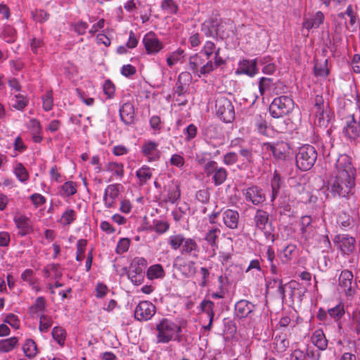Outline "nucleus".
Returning a JSON list of instances; mask_svg holds the SVG:
<instances>
[{
  "label": "nucleus",
  "instance_id": "nucleus-26",
  "mask_svg": "<svg viewBox=\"0 0 360 360\" xmlns=\"http://www.w3.org/2000/svg\"><path fill=\"white\" fill-rule=\"evenodd\" d=\"M324 20V15L321 11H318L311 18L304 19L303 27L310 30L311 29L318 28Z\"/></svg>",
  "mask_w": 360,
  "mask_h": 360
},
{
  "label": "nucleus",
  "instance_id": "nucleus-5",
  "mask_svg": "<svg viewBox=\"0 0 360 360\" xmlns=\"http://www.w3.org/2000/svg\"><path fill=\"white\" fill-rule=\"evenodd\" d=\"M188 66L193 73L198 76L208 74L218 67L213 63L212 60H207L200 53L190 57Z\"/></svg>",
  "mask_w": 360,
  "mask_h": 360
},
{
  "label": "nucleus",
  "instance_id": "nucleus-9",
  "mask_svg": "<svg viewBox=\"0 0 360 360\" xmlns=\"http://www.w3.org/2000/svg\"><path fill=\"white\" fill-rule=\"evenodd\" d=\"M262 150L266 152H271L273 156L278 160H284L286 154L290 149L286 142L278 141L276 143H263L262 145Z\"/></svg>",
  "mask_w": 360,
  "mask_h": 360
},
{
  "label": "nucleus",
  "instance_id": "nucleus-49",
  "mask_svg": "<svg viewBox=\"0 0 360 360\" xmlns=\"http://www.w3.org/2000/svg\"><path fill=\"white\" fill-rule=\"evenodd\" d=\"M53 323L52 318L50 316L41 314L39 316V329L41 333L48 332Z\"/></svg>",
  "mask_w": 360,
  "mask_h": 360
},
{
  "label": "nucleus",
  "instance_id": "nucleus-63",
  "mask_svg": "<svg viewBox=\"0 0 360 360\" xmlns=\"http://www.w3.org/2000/svg\"><path fill=\"white\" fill-rule=\"evenodd\" d=\"M130 245V240L127 238H121L116 247V252L117 254H122L127 252Z\"/></svg>",
  "mask_w": 360,
  "mask_h": 360
},
{
  "label": "nucleus",
  "instance_id": "nucleus-2",
  "mask_svg": "<svg viewBox=\"0 0 360 360\" xmlns=\"http://www.w3.org/2000/svg\"><path fill=\"white\" fill-rule=\"evenodd\" d=\"M316 160V150L309 144L300 147L295 156L296 165L302 171L309 170L314 165Z\"/></svg>",
  "mask_w": 360,
  "mask_h": 360
},
{
  "label": "nucleus",
  "instance_id": "nucleus-33",
  "mask_svg": "<svg viewBox=\"0 0 360 360\" xmlns=\"http://www.w3.org/2000/svg\"><path fill=\"white\" fill-rule=\"evenodd\" d=\"M77 192V185L75 182L69 181L64 183L60 188L59 194L61 196L70 197Z\"/></svg>",
  "mask_w": 360,
  "mask_h": 360
},
{
  "label": "nucleus",
  "instance_id": "nucleus-23",
  "mask_svg": "<svg viewBox=\"0 0 360 360\" xmlns=\"http://www.w3.org/2000/svg\"><path fill=\"white\" fill-rule=\"evenodd\" d=\"M339 248L343 254L349 255L354 250L355 239L348 236H338Z\"/></svg>",
  "mask_w": 360,
  "mask_h": 360
},
{
  "label": "nucleus",
  "instance_id": "nucleus-18",
  "mask_svg": "<svg viewBox=\"0 0 360 360\" xmlns=\"http://www.w3.org/2000/svg\"><path fill=\"white\" fill-rule=\"evenodd\" d=\"M119 184H110L105 189L103 202L108 208L114 207L115 200L119 195Z\"/></svg>",
  "mask_w": 360,
  "mask_h": 360
},
{
  "label": "nucleus",
  "instance_id": "nucleus-21",
  "mask_svg": "<svg viewBox=\"0 0 360 360\" xmlns=\"http://www.w3.org/2000/svg\"><path fill=\"white\" fill-rule=\"evenodd\" d=\"M14 221L16 227L19 230V235L24 236L29 234L32 231V222L28 217L20 215L14 218Z\"/></svg>",
  "mask_w": 360,
  "mask_h": 360
},
{
  "label": "nucleus",
  "instance_id": "nucleus-15",
  "mask_svg": "<svg viewBox=\"0 0 360 360\" xmlns=\"http://www.w3.org/2000/svg\"><path fill=\"white\" fill-rule=\"evenodd\" d=\"M222 221L225 226L230 229L238 228L240 215L238 211L227 209L221 212Z\"/></svg>",
  "mask_w": 360,
  "mask_h": 360
},
{
  "label": "nucleus",
  "instance_id": "nucleus-51",
  "mask_svg": "<svg viewBox=\"0 0 360 360\" xmlns=\"http://www.w3.org/2000/svg\"><path fill=\"white\" fill-rule=\"evenodd\" d=\"M274 85L272 78L262 77L259 82V90L261 95H264L266 91L271 90Z\"/></svg>",
  "mask_w": 360,
  "mask_h": 360
},
{
  "label": "nucleus",
  "instance_id": "nucleus-39",
  "mask_svg": "<svg viewBox=\"0 0 360 360\" xmlns=\"http://www.w3.org/2000/svg\"><path fill=\"white\" fill-rule=\"evenodd\" d=\"M281 179L280 175L277 173V172H275L273 176V178L271 181V186L272 190V195L271 201H274V200L276 198V197L278 195L279 191L281 188Z\"/></svg>",
  "mask_w": 360,
  "mask_h": 360
},
{
  "label": "nucleus",
  "instance_id": "nucleus-12",
  "mask_svg": "<svg viewBox=\"0 0 360 360\" xmlns=\"http://www.w3.org/2000/svg\"><path fill=\"white\" fill-rule=\"evenodd\" d=\"M220 48H217L214 43L211 41H207L205 42L203 49L200 52V53L205 56L207 60H212L211 56L214 54V61L217 66H220L221 65L224 63V60L219 55Z\"/></svg>",
  "mask_w": 360,
  "mask_h": 360
},
{
  "label": "nucleus",
  "instance_id": "nucleus-11",
  "mask_svg": "<svg viewBox=\"0 0 360 360\" xmlns=\"http://www.w3.org/2000/svg\"><path fill=\"white\" fill-rule=\"evenodd\" d=\"M155 314V306L149 301H141L136 306L134 316L139 321L150 320Z\"/></svg>",
  "mask_w": 360,
  "mask_h": 360
},
{
  "label": "nucleus",
  "instance_id": "nucleus-36",
  "mask_svg": "<svg viewBox=\"0 0 360 360\" xmlns=\"http://www.w3.org/2000/svg\"><path fill=\"white\" fill-rule=\"evenodd\" d=\"M220 232L221 231L219 229L212 228L205 234V240L210 245L213 250L218 247L217 240Z\"/></svg>",
  "mask_w": 360,
  "mask_h": 360
},
{
  "label": "nucleus",
  "instance_id": "nucleus-38",
  "mask_svg": "<svg viewBox=\"0 0 360 360\" xmlns=\"http://www.w3.org/2000/svg\"><path fill=\"white\" fill-rule=\"evenodd\" d=\"M105 169L115 174L119 179H122L124 176V165L122 163L110 162L107 164Z\"/></svg>",
  "mask_w": 360,
  "mask_h": 360
},
{
  "label": "nucleus",
  "instance_id": "nucleus-50",
  "mask_svg": "<svg viewBox=\"0 0 360 360\" xmlns=\"http://www.w3.org/2000/svg\"><path fill=\"white\" fill-rule=\"evenodd\" d=\"M11 105L13 108L18 110H22L27 105V101L22 95L18 94L11 98Z\"/></svg>",
  "mask_w": 360,
  "mask_h": 360
},
{
  "label": "nucleus",
  "instance_id": "nucleus-64",
  "mask_svg": "<svg viewBox=\"0 0 360 360\" xmlns=\"http://www.w3.org/2000/svg\"><path fill=\"white\" fill-rule=\"evenodd\" d=\"M337 223L343 228H347L351 225V219L349 214L341 212L338 217Z\"/></svg>",
  "mask_w": 360,
  "mask_h": 360
},
{
  "label": "nucleus",
  "instance_id": "nucleus-60",
  "mask_svg": "<svg viewBox=\"0 0 360 360\" xmlns=\"http://www.w3.org/2000/svg\"><path fill=\"white\" fill-rule=\"evenodd\" d=\"M43 108L46 111L51 110L53 106V94L51 91H48L42 96Z\"/></svg>",
  "mask_w": 360,
  "mask_h": 360
},
{
  "label": "nucleus",
  "instance_id": "nucleus-8",
  "mask_svg": "<svg viewBox=\"0 0 360 360\" xmlns=\"http://www.w3.org/2000/svg\"><path fill=\"white\" fill-rule=\"evenodd\" d=\"M245 200L254 205L259 206L266 200L264 191L257 186H252L243 190Z\"/></svg>",
  "mask_w": 360,
  "mask_h": 360
},
{
  "label": "nucleus",
  "instance_id": "nucleus-58",
  "mask_svg": "<svg viewBox=\"0 0 360 360\" xmlns=\"http://www.w3.org/2000/svg\"><path fill=\"white\" fill-rule=\"evenodd\" d=\"M154 230L159 234H162L168 231L169 224L167 221L155 219L153 220Z\"/></svg>",
  "mask_w": 360,
  "mask_h": 360
},
{
  "label": "nucleus",
  "instance_id": "nucleus-4",
  "mask_svg": "<svg viewBox=\"0 0 360 360\" xmlns=\"http://www.w3.org/2000/svg\"><path fill=\"white\" fill-rule=\"evenodd\" d=\"M293 100L288 96L275 98L269 105V112L274 118L282 117L294 108Z\"/></svg>",
  "mask_w": 360,
  "mask_h": 360
},
{
  "label": "nucleus",
  "instance_id": "nucleus-20",
  "mask_svg": "<svg viewBox=\"0 0 360 360\" xmlns=\"http://www.w3.org/2000/svg\"><path fill=\"white\" fill-rule=\"evenodd\" d=\"M134 105L129 102L124 103L120 108V119L127 125L134 122Z\"/></svg>",
  "mask_w": 360,
  "mask_h": 360
},
{
  "label": "nucleus",
  "instance_id": "nucleus-17",
  "mask_svg": "<svg viewBox=\"0 0 360 360\" xmlns=\"http://www.w3.org/2000/svg\"><path fill=\"white\" fill-rule=\"evenodd\" d=\"M353 274L349 270H344L339 276V285L343 289L347 296H352L354 289L352 287Z\"/></svg>",
  "mask_w": 360,
  "mask_h": 360
},
{
  "label": "nucleus",
  "instance_id": "nucleus-32",
  "mask_svg": "<svg viewBox=\"0 0 360 360\" xmlns=\"http://www.w3.org/2000/svg\"><path fill=\"white\" fill-rule=\"evenodd\" d=\"M136 176L139 180L140 185H143L151 179V169L149 167L143 165L136 171Z\"/></svg>",
  "mask_w": 360,
  "mask_h": 360
},
{
  "label": "nucleus",
  "instance_id": "nucleus-37",
  "mask_svg": "<svg viewBox=\"0 0 360 360\" xmlns=\"http://www.w3.org/2000/svg\"><path fill=\"white\" fill-rule=\"evenodd\" d=\"M77 219V213L72 209H67L62 214L59 222L63 226H69Z\"/></svg>",
  "mask_w": 360,
  "mask_h": 360
},
{
  "label": "nucleus",
  "instance_id": "nucleus-56",
  "mask_svg": "<svg viewBox=\"0 0 360 360\" xmlns=\"http://www.w3.org/2000/svg\"><path fill=\"white\" fill-rule=\"evenodd\" d=\"M328 312L330 317L336 320H339L345 314L344 306L342 304H339L335 307L329 309Z\"/></svg>",
  "mask_w": 360,
  "mask_h": 360
},
{
  "label": "nucleus",
  "instance_id": "nucleus-16",
  "mask_svg": "<svg viewBox=\"0 0 360 360\" xmlns=\"http://www.w3.org/2000/svg\"><path fill=\"white\" fill-rule=\"evenodd\" d=\"M221 23L217 18H212L205 21L202 24V32L207 37H216L220 36V30Z\"/></svg>",
  "mask_w": 360,
  "mask_h": 360
},
{
  "label": "nucleus",
  "instance_id": "nucleus-30",
  "mask_svg": "<svg viewBox=\"0 0 360 360\" xmlns=\"http://www.w3.org/2000/svg\"><path fill=\"white\" fill-rule=\"evenodd\" d=\"M181 196L179 184L177 182L172 183L168 186L167 201L174 204L176 202Z\"/></svg>",
  "mask_w": 360,
  "mask_h": 360
},
{
  "label": "nucleus",
  "instance_id": "nucleus-28",
  "mask_svg": "<svg viewBox=\"0 0 360 360\" xmlns=\"http://www.w3.org/2000/svg\"><path fill=\"white\" fill-rule=\"evenodd\" d=\"M259 65L263 66L262 72L264 74L272 75L276 70V65L269 56L259 57Z\"/></svg>",
  "mask_w": 360,
  "mask_h": 360
},
{
  "label": "nucleus",
  "instance_id": "nucleus-34",
  "mask_svg": "<svg viewBox=\"0 0 360 360\" xmlns=\"http://www.w3.org/2000/svg\"><path fill=\"white\" fill-rule=\"evenodd\" d=\"M147 276L150 280L162 278L165 276V271L160 264L150 266L147 271Z\"/></svg>",
  "mask_w": 360,
  "mask_h": 360
},
{
  "label": "nucleus",
  "instance_id": "nucleus-47",
  "mask_svg": "<svg viewBox=\"0 0 360 360\" xmlns=\"http://www.w3.org/2000/svg\"><path fill=\"white\" fill-rule=\"evenodd\" d=\"M46 308V300L44 297H39L36 299L34 303L30 307V312L32 314H37L42 312Z\"/></svg>",
  "mask_w": 360,
  "mask_h": 360
},
{
  "label": "nucleus",
  "instance_id": "nucleus-43",
  "mask_svg": "<svg viewBox=\"0 0 360 360\" xmlns=\"http://www.w3.org/2000/svg\"><path fill=\"white\" fill-rule=\"evenodd\" d=\"M355 173L356 169H350V168L346 170H333L331 177L355 180Z\"/></svg>",
  "mask_w": 360,
  "mask_h": 360
},
{
  "label": "nucleus",
  "instance_id": "nucleus-19",
  "mask_svg": "<svg viewBox=\"0 0 360 360\" xmlns=\"http://www.w3.org/2000/svg\"><path fill=\"white\" fill-rule=\"evenodd\" d=\"M257 65H259V58L254 60H243L239 63V68L237 72H240L250 77H253L257 73Z\"/></svg>",
  "mask_w": 360,
  "mask_h": 360
},
{
  "label": "nucleus",
  "instance_id": "nucleus-41",
  "mask_svg": "<svg viewBox=\"0 0 360 360\" xmlns=\"http://www.w3.org/2000/svg\"><path fill=\"white\" fill-rule=\"evenodd\" d=\"M22 349L26 356L33 358L37 354V344L32 339H27L22 346Z\"/></svg>",
  "mask_w": 360,
  "mask_h": 360
},
{
  "label": "nucleus",
  "instance_id": "nucleus-13",
  "mask_svg": "<svg viewBox=\"0 0 360 360\" xmlns=\"http://www.w3.org/2000/svg\"><path fill=\"white\" fill-rule=\"evenodd\" d=\"M256 306L250 301L240 300L235 304V315L242 319L250 316L255 310Z\"/></svg>",
  "mask_w": 360,
  "mask_h": 360
},
{
  "label": "nucleus",
  "instance_id": "nucleus-7",
  "mask_svg": "<svg viewBox=\"0 0 360 360\" xmlns=\"http://www.w3.org/2000/svg\"><path fill=\"white\" fill-rule=\"evenodd\" d=\"M204 171L207 176H212V181L216 186L221 185L226 179L228 172L214 160L208 161L204 166Z\"/></svg>",
  "mask_w": 360,
  "mask_h": 360
},
{
  "label": "nucleus",
  "instance_id": "nucleus-61",
  "mask_svg": "<svg viewBox=\"0 0 360 360\" xmlns=\"http://www.w3.org/2000/svg\"><path fill=\"white\" fill-rule=\"evenodd\" d=\"M87 244V241L85 239H80L77 243V261H82L84 257L85 248Z\"/></svg>",
  "mask_w": 360,
  "mask_h": 360
},
{
  "label": "nucleus",
  "instance_id": "nucleus-40",
  "mask_svg": "<svg viewBox=\"0 0 360 360\" xmlns=\"http://www.w3.org/2000/svg\"><path fill=\"white\" fill-rule=\"evenodd\" d=\"M315 115L316 122L320 126H326L330 122V111L327 108L316 110Z\"/></svg>",
  "mask_w": 360,
  "mask_h": 360
},
{
  "label": "nucleus",
  "instance_id": "nucleus-14",
  "mask_svg": "<svg viewBox=\"0 0 360 360\" xmlns=\"http://www.w3.org/2000/svg\"><path fill=\"white\" fill-rule=\"evenodd\" d=\"M143 43L147 53L149 54L157 53L162 49V43L153 32H150L144 36Z\"/></svg>",
  "mask_w": 360,
  "mask_h": 360
},
{
  "label": "nucleus",
  "instance_id": "nucleus-55",
  "mask_svg": "<svg viewBox=\"0 0 360 360\" xmlns=\"http://www.w3.org/2000/svg\"><path fill=\"white\" fill-rule=\"evenodd\" d=\"M352 328L357 335H360V310H356L352 312Z\"/></svg>",
  "mask_w": 360,
  "mask_h": 360
},
{
  "label": "nucleus",
  "instance_id": "nucleus-44",
  "mask_svg": "<svg viewBox=\"0 0 360 360\" xmlns=\"http://www.w3.org/2000/svg\"><path fill=\"white\" fill-rule=\"evenodd\" d=\"M200 307L202 311L206 313L209 318H211V321L214 319V303L208 300H203L200 304Z\"/></svg>",
  "mask_w": 360,
  "mask_h": 360
},
{
  "label": "nucleus",
  "instance_id": "nucleus-25",
  "mask_svg": "<svg viewBox=\"0 0 360 360\" xmlns=\"http://www.w3.org/2000/svg\"><path fill=\"white\" fill-rule=\"evenodd\" d=\"M181 252L183 255L197 256L199 252V246L193 238H184Z\"/></svg>",
  "mask_w": 360,
  "mask_h": 360
},
{
  "label": "nucleus",
  "instance_id": "nucleus-35",
  "mask_svg": "<svg viewBox=\"0 0 360 360\" xmlns=\"http://www.w3.org/2000/svg\"><path fill=\"white\" fill-rule=\"evenodd\" d=\"M274 344L278 352H283L289 347V340L285 334H280L276 335Z\"/></svg>",
  "mask_w": 360,
  "mask_h": 360
},
{
  "label": "nucleus",
  "instance_id": "nucleus-54",
  "mask_svg": "<svg viewBox=\"0 0 360 360\" xmlns=\"http://www.w3.org/2000/svg\"><path fill=\"white\" fill-rule=\"evenodd\" d=\"M271 285L272 287H277L276 292L282 299V300H283L285 298V290L284 288V285L282 283V280L279 278L273 279L269 283V285Z\"/></svg>",
  "mask_w": 360,
  "mask_h": 360
},
{
  "label": "nucleus",
  "instance_id": "nucleus-27",
  "mask_svg": "<svg viewBox=\"0 0 360 360\" xmlns=\"http://www.w3.org/2000/svg\"><path fill=\"white\" fill-rule=\"evenodd\" d=\"M312 343L319 349L323 351L328 346V340L321 329L316 330L311 338Z\"/></svg>",
  "mask_w": 360,
  "mask_h": 360
},
{
  "label": "nucleus",
  "instance_id": "nucleus-45",
  "mask_svg": "<svg viewBox=\"0 0 360 360\" xmlns=\"http://www.w3.org/2000/svg\"><path fill=\"white\" fill-rule=\"evenodd\" d=\"M184 57V51L181 49H178L176 51L171 53L167 58V63L168 66L172 67L177 62L180 61Z\"/></svg>",
  "mask_w": 360,
  "mask_h": 360
},
{
  "label": "nucleus",
  "instance_id": "nucleus-62",
  "mask_svg": "<svg viewBox=\"0 0 360 360\" xmlns=\"http://www.w3.org/2000/svg\"><path fill=\"white\" fill-rule=\"evenodd\" d=\"M32 15L34 20L41 23L46 21L49 18V14L44 10H35L32 12Z\"/></svg>",
  "mask_w": 360,
  "mask_h": 360
},
{
  "label": "nucleus",
  "instance_id": "nucleus-48",
  "mask_svg": "<svg viewBox=\"0 0 360 360\" xmlns=\"http://www.w3.org/2000/svg\"><path fill=\"white\" fill-rule=\"evenodd\" d=\"M184 238L182 234L172 235L168 238V244L173 250H176L182 247Z\"/></svg>",
  "mask_w": 360,
  "mask_h": 360
},
{
  "label": "nucleus",
  "instance_id": "nucleus-52",
  "mask_svg": "<svg viewBox=\"0 0 360 360\" xmlns=\"http://www.w3.org/2000/svg\"><path fill=\"white\" fill-rule=\"evenodd\" d=\"M3 37L4 40L8 43H13L16 38V32L15 29L10 26L6 25L3 29Z\"/></svg>",
  "mask_w": 360,
  "mask_h": 360
},
{
  "label": "nucleus",
  "instance_id": "nucleus-3",
  "mask_svg": "<svg viewBox=\"0 0 360 360\" xmlns=\"http://www.w3.org/2000/svg\"><path fill=\"white\" fill-rule=\"evenodd\" d=\"M355 180L331 177L328 181V191L335 197L347 198L353 194Z\"/></svg>",
  "mask_w": 360,
  "mask_h": 360
},
{
  "label": "nucleus",
  "instance_id": "nucleus-53",
  "mask_svg": "<svg viewBox=\"0 0 360 360\" xmlns=\"http://www.w3.org/2000/svg\"><path fill=\"white\" fill-rule=\"evenodd\" d=\"M15 174L19 181L25 182L28 179V172L22 163H18L14 169Z\"/></svg>",
  "mask_w": 360,
  "mask_h": 360
},
{
  "label": "nucleus",
  "instance_id": "nucleus-42",
  "mask_svg": "<svg viewBox=\"0 0 360 360\" xmlns=\"http://www.w3.org/2000/svg\"><path fill=\"white\" fill-rule=\"evenodd\" d=\"M18 339L16 337L0 340V352H8L11 351L17 345Z\"/></svg>",
  "mask_w": 360,
  "mask_h": 360
},
{
  "label": "nucleus",
  "instance_id": "nucleus-59",
  "mask_svg": "<svg viewBox=\"0 0 360 360\" xmlns=\"http://www.w3.org/2000/svg\"><path fill=\"white\" fill-rule=\"evenodd\" d=\"M238 160V155L235 152H228L223 156L222 162L226 166H232Z\"/></svg>",
  "mask_w": 360,
  "mask_h": 360
},
{
  "label": "nucleus",
  "instance_id": "nucleus-29",
  "mask_svg": "<svg viewBox=\"0 0 360 360\" xmlns=\"http://www.w3.org/2000/svg\"><path fill=\"white\" fill-rule=\"evenodd\" d=\"M349 168H350V169H355L352 162V158L346 154L339 155L333 170H346Z\"/></svg>",
  "mask_w": 360,
  "mask_h": 360
},
{
  "label": "nucleus",
  "instance_id": "nucleus-57",
  "mask_svg": "<svg viewBox=\"0 0 360 360\" xmlns=\"http://www.w3.org/2000/svg\"><path fill=\"white\" fill-rule=\"evenodd\" d=\"M161 8L170 14H175L178 11V6L173 0H164L162 2Z\"/></svg>",
  "mask_w": 360,
  "mask_h": 360
},
{
  "label": "nucleus",
  "instance_id": "nucleus-24",
  "mask_svg": "<svg viewBox=\"0 0 360 360\" xmlns=\"http://www.w3.org/2000/svg\"><path fill=\"white\" fill-rule=\"evenodd\" d=\"M158 144L155 141H148L142 147V153L149 160H156L160 158V153L158 149Z\"/></svg>",
  "mask_w": 360,
  "mask_h": 360
},
{
  "label": "nucleus",
  "instance_id": "nucleus-6",
  "mask_svg": "<svg viewBox=\"0 0 360 360\" xmlns=\"http://www.w3.org/2000/svg\"><path fill=\"white\" fill-rule=\"evenodd\" d=\"M215 112L217 117L226 123H230L235 119L234 108L231 101L224 96L216 99Z\"/></svg>",
  "mask_w": 360,
  "mask_h": 360
},
{
  "label": "nucleus",
  "instance_id": "nucleus-46",
  "mask_svg": "<svg viewBox=\"0 0 360 360\" xmlns=\"http://www.w3.org/2000/svg\"><path fill=\"white\" fill-rule=\"evenodd\" d=\"M51 333L53 338L60 345H63L64 344L66 338V332L65 329L60 326H56L53 328Z\"/></svg>",
  "mask_w": 360,
  "mask_h": 360
},
{
  "label": "nucleus",
  "instance_id": "nucleus-31",
  "mask_svg": "<svg viewBox=\"0 0 360 360\" xmlns=\"http://www.w3.org/2000/svg\"><path fill=\"white\" fill-rule=\"evenodd\" d=\"M187 76L188 75L186 73H181L179 75L174 89V96H177L178 97H181L184 96L187 92L188 84L182 82L183 78Z\"/></svg>",
  "mask_w": 360,
  "mask_h": 360
},
{
  "label": "nucleus",
  "instance_id": "nucleus-22",
  "mask_svg": "<svg viewBox=\"0 0 360 360\" xmlns=\"http://www.w3.org/2000/svg\"><path fill=\"white\" fill-rule=\"evenodd\" d=\"M253 222L257 229L264 231L269 222V214L264 210L257 209L253 217Z\"/></svg>",
  "mask_w": 360,
  "mask_h": 360
},
{
  "label": "nucleus",
  "instance_id": "nucleus-10",
  "mask_svg": "<svg viewBox=\"0 0 360 360\" xmlns=\"http://www.w3.org/2000/svg\"><path fill=\"white\" fill-rule=\"evenodd\" d=\"M342 132L350 142L356 143L358 138L360 137V122L354 118V115L346 121Z\"/></svg>",
  "mask_w": 360,
  "mask_h": 360
},
{
  "label": "nucleus",
  "instance_id": "nucleus-1",
  "mask_svg": "<svg viewBox=\"0 0 360 360\" xmlns=\"http://www.w3.org/2000/svg\"><path fill=\"white\" fill-rule=\"evenodd\" d=\"M156 342L166 344L172 340L180 341L181 327L172 320L164 318L155 326Z\"/></svg>",
  "mask_w": 360,
  "mask_h": 360
}]
</instances>
